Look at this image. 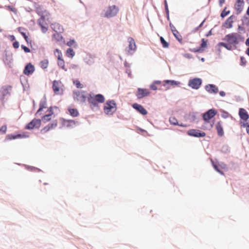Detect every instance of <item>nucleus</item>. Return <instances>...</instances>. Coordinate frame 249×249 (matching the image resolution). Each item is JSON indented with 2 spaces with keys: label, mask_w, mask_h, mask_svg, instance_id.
Instances as JSON below:
<instances>
[{
  "label": "nucleus",
  "mask_w": 249,
  "mask_h": 249,
  "mask_svg": "<svg viewBox=\"0 0 249 249\" xmlns=\"http://www.w3.org/2000/svg\"><path fill=\"white\" fill-rule=\"evenodd\" d=\"M39 106V107L36 112V114L43 115L42 120L44 123L51 120L52 117L53 115L54 109H58V107L55 106L47 107L46 98H43L40 101Z\"/></svg>",
  "instance_id": "f257e3e1"
},
{
  "label": "nucleus",
  "mask_w": 249,
  "mask_h": 249,
  "mask_svg": "<svg viewBox=\"0 0 249 249\" xmlns=\"http://www.w3.org/2000/svg\"><path fill=\"white\" fill-rule=\"evenodd\" d=\"M240 35L236 33H232L226 35L224 40L226 41L227 43L219 42L218 43L219 46H223L228 50H232L236 48V45L238 44V38Z\"/></svg>",
  "instance_id": "f03ea898"
},
{
  "label": "nucleus",
  "mask_w": 249,
  "mask_h": 249,
  "mask_svg": "<svg viewBox=\"0 0 249 249\" xmlns=\"http://www.w3.org/2000/svg\"><path fill=\"white\" fill-rule=\"evenodd\" d=\"M36 12L41 16L38 20V25L41 27L42 32L45 33L48 30V23L50 22V14L47 11L42 10L41 8H37Z\"/></svg>",
  "instance_id": "7ed1b4c3"
},
{
  "label": "nucleus",
  "mask_w": 249,
  "mask_h": 249,
  "mask_svg": "<svg viewBox=\"0 0 249 249\" xmlns=\"http://www.w3.org/2000/svg\"><path fill=\"white\" fill-rule=\"evenodd\" d=\"M23 73L24 75H20V81L23 87V91H28L30 89L28 80L26 76L31 75V61L27 63L24 68Z\"/></svg>",
  "instance_id": "20e7f679"
},
{
  "label": "nucleus",
  "mask_w": 249,
  "mask_h": 249,
  "mask_svg": "<svg viewBox=\"0 0 249 249\" xmlns=\"http://www.w3.org/2000/svg\"><path fill=\"white\" fill-rule=\"evenodd\" d=\"M88 101L91 108L98 107L99 103H103L105 101L104 96L101 94H98L93 95L89 94L88 95Z\"/></svg>",
  "instance_id": "39448f33"
},
{
  "label": "nucleus",
  "mask_w": 249,
  "mask_h": 249,
  "mask_svg": "<svg viewBox=\"0 0 249 249\" xmlns=\"http://www.w3.org/2000/svg\"><path fill=\"white\" fill-rule=\"evenodd\" d=\"M117 110L116 104L114 100L107 101L104 107V110L107 115H112Z\"/></svg>",
  "instance_id": "423d86ee"
},
{
  "label": "nucleus",
  "mask_w": 249,
  "mask_h": 249,
  "mask_svg": "<svg viewBox=\"0 0 249 249\" xmlns=\"http://www.w3.org/2000/svg\"><path fill=\"white\" fill-rule=\"evenodd\" d=\"M89 94L85 91H76L73 92L74 100L80 103H84L88 99Z\"/></svg>",
  "instance_id": "0eeeda50"
},
{
  "label": "nucleus",
  "mask_w": 249,
  "mask_h": 249,
  "mask_svg": "<svg viewBox=\"0 0 249 249\" xmlns=\"http://www.w3.org/2000/svg\"><path fill=\"white\" fill-rule=\"evenodd\" d=\"M119 11V8L116 5L108 6L105 11V17L110 18L115 17L117 15Z\"/></svg>",
  "instance_id": "6e6552de"
},
{
  "label": "nucleus",
  "mask_w": 249,
  "mask_h": 249,
  "mask_svg": "<svg viewBox=\"0 0 249 249\" xmlns=\"http://www.w3.org/2000/svg\"><path fill=\"white\" fill-rule=\"evenodd\" d=\"M17 30L24 38L28 45L31 47V39L29 38V33L28 30L22 27H18Z\"/></svg>",
  "instance_id": "1a4fd4ad"
},
{
  "label": "nucleus",
  "mask_w": 249,
  "mask_h": 249,
  "mask_svg": "<svg viewBox=\"0 0 249 249\" xmlns=\"http://www.w3.org/2000/svg\"><path fill=\"white\" fill-rule=\"evenodd\" d=\"M63 85L60 81L54 80L53 83V89L55 94H60L63 92Z\"/></svg>",
  "instance_id": "9d476101"
},
{
  "label": "nucleus",
  "mask_w": 249,
  "mask_h": 249,
  "mask_svg": "<svg viewBox=\"0 0 249 249\" xmlns=\"http://www.w3.org/2000/svg\"><path fill=\"white\" fill-rule=\"evenodd\" d=\"M12 87L11 85L3 86L0 89V100L3 101L6 95L10 94L9 89H11Z\"/></svg>",
  "instance_id": "9b49d317"
},
{
  "label": "nucleus",
  "mask_w": 249,
  "mask_h": 249,
  "mask_svg": "<svg viewBox=\"0 0 249 249\" xmlns=\"http://www.w3.org/2000/svg\"><path fill=\"white\" fill-rule=\"evenodd\" d=\"M202 83L200 78H195L189 80L188 85L194 89H198Z\"/></svg>",
  "instance_id": "f8f14e48"
},
{
  "label": "nucleus",
  "mask_w": 249,
  "mask_h": 249,
  "mask_svg": "<svg viewBox=\"0 0 249 249\" xmlns=\"http://www.w3.org/2000/svg\"><path fill=\"white\" fill-rule=\"evenodd\" d=\"M236 20V17L231 15L229 17L227 20L222 24V27L226 29L231 28L233 27V23Z\"/></svg>",
  "instance_id": "ddd939ff"
},
{
  "label": "nucleus",
  "mask_w": 249,
  "mask_h": 249,
  "mask_svg": "<svg viewBox=\"0 0 249 249\" xmlns=\"http://www.w3.org/2000/svg\"><path fill=\"white\" fill-rule=\"evenodd\" d=\"M187 134L191 136L195 137H204L206 136V133L201 132L199 130L192 129L188 131Z\"/></svg>",
  "instance_id": "4468645a"
},
{
  "label": "nucleus",
  "mask_w": 249,
  "mask_h": 249,
  "mask_svg": "<svg viewBox=\"0 0 249 249\" xmlns=\"http://www.w3.org/2000/svg\"><path fill=\"white\" fill-rule=\"evenodd\" d=\"M8 49H9L8 47L4 50L3 53V62L5 64H9L11 63V61L13 60L12 53Z\"/></svg>",
  "instance_id": "2eb2a0df"
},
{
  "label": "nucleus",
  "mask_w": 249,
  "mask_h": 249,
  "mask_svg": "<svg viewBox=\"0 0 249 249\" xmlns=\"http://www.w3.org/2000/svg\"><path fill=\"white\" fill-rule=\"evenodd\" d=\"M150 92L148 89L138 88L136 96L138 99H142L147 96L150 94Z\"/></svg>",
  "instance_id": "dca6fc26"
},
{
  "label": "nucleus",
  "mask_w": 249,
  "mask_h": 249,
  "mask_svg": "<svg viewBox=\"0 0 249 249\" xmlns=\"http://www.w3.org/2000/svg\"><path fill=\"white\" fill-rule=\"evenodd\" d=\"M244 5V0H236V2L234 4V8L237 14L241 13L243 9Z\"/></svg>",
  "instance_id": "f3484780"
},
{
  "label": "nucleus",
  "mask_w": 249,
  "mask_h": 249,
  "mask_svg": "<svg viewBox=\"0 0 249 249\" xmlns=\"http://www.w3.org/2000/svg\"><path fill=\"white\" fill-rule=\"evenodd\" d=\"M216 111L213 109L209 110L207 112L204 113L203 116V119L205 121H209L216 114Z\"/></svg>",
  "instance_id": "a211bd4d"
},
{
  "label": "nucleus",
  "mask_w": 249,
  "mask_h": 249,
  "mask_svg": "<svg viewBox=\"0 0 249 249\" xmlns=\"http://www.w3.org/2000/svg\"><path fill=\"white\" fill-rule=\"evenodd\" d=\"M132 107L134 108L143 115H145L147 113L146 110L141 105L135 103L133 105Z\"/></svg>",
  "instance_id": "6ab92c4d"
},
{
  "label": "nucleus",
  "mask_w": 249,
  "mask_h": 249,
  "mask_svg": "<svg viewBox=\"0 0 249 249\" xmlns=\"http://www.w3.org/2000/svg\"><path fill=\"white\" fill-rule=\"evenodd\" d=\"M206 90L210 93H217L218 92V89L214 85H208L205 87Z\"/></svg>",
  "instance_id": "aec40b11"
},
{
  "label": "nucleus",
  "mask_w": 249,
  "mask_h": 249,
  "mask_svg": "<svg viewBox=\"0 0 249 249\" xmlns=\"http://www.w3.org/2000/svg\"><path fill=\"white\" fill-rule=\"evenodd\" d=\"M51 27L56 33H62L64 30L63 27L58 23L52 24Z\"/></svg>",
  "instance_id": "412c9836"
},
{
  "label": "nucleus",
  "mask_w": 249,
  "mask_h": 249,
  "mask_svg": "<svg viewBox=\"0 0 249 249\" xmlns=\"http://www.w3.org/2000/svg\"><path fill=\"white\" fill-rule=\"evenodd\" d=\"M127 40L129 43L128 51H135L136 49V46L134 39L131 37H129L128 38Z\"/></svg>",
  "instance_id": "4be33fe9"
},
{
  "label": "nucleus",
  "mask_w": 249,
  "mask_h": 249,
  "mask_svg": "<svg viewBox=\"0 0 249 249\" xmlns=\"http://www.w3.org/2000/svg\"><path fill=\"white\" fill-rule=\"evenodd\" d=\"M17 139H18V132L17 131L13 133L7 134L6 136L5 139L4 140V142H5L7 141H11V140H16Z\"/></svg>",
  "instance_id": "5701e85b"
},
{
  "label": "nucleus",
  "mask_w": 249,
  "mask_h": 249,
  "mask_svg": "<svg viewBox=\"0 0 249 249\" xmlns=\"http://www.w3.org/2000/svg\"><path fill=\"white\" fill-rule=\"evenodd\" d=\"M215 128L217 130L218 135L219 136L222 137L224 135V131L223 129L222 125L221 123V122H218L216 124H215Z\"/></svg>",
  "instance_id": "b1692460"
},
{
  "label": "nucleus",
  "mask_w": 249,
  "mask_h": 249,
  "mask_svg": "<svg viewBox=\"0 0 249 249\" xmlns=\"http://www.w3.org/2000/svg\"><path fill=\"white\" fill-rule=\"evenodd\" d=\"M239 115L240 118L245 121H247L249 118L247 111L244 108H240L239 109Z\"/></svg>",
  "instance_id": "393cba45"
},
{
  "label": "nucleus",
  "mask_w": 249,
  "mask_h": 249,
  "mask_svg": "<svg viewBox=\"0 0 249 249\" xmlns=\"http://www.w3.org/2000/svg\"><path fill=\"white\" fill-rule=\"evenodd\" d=\"M57 125V123L54 122L53 124H49L47 126L41 129V131L42 133H45L48 131L50 129L53 128Z\"/></svg>",
  "instance_id": "a878e982"
},
{
  "label": "nucleus",
  "mask_w": 249,
  "mask_h": 249,
  "mask_svg": "<svg viewBox=\"0 0 249 249\" xmlns=\"http://www.w3.org/2000/svg\"><path fill=\"white\" fill-rule=\"evenodd\" d=\"M18 132V139H23L29 138L30 137L29 132L27 131H22L20 132L19 131H17Z\"/></svg>",
  "instance_id": "bb28decb"
},
{
  "label": "nucleus",
  "mask_w": 249,
  "mask_h": 249,
  "mask_svg": "<svg viewBox=\"0 0 249 249\" xmlns=\"http://www.w3.org/2000/svg\"><path fill=\"white\" fill-rule=\"evenodd\" d=\"M41 124V120L40 119H34L32 120V129L38 128Z\"/></svg>",
  "instance_id": "cd10ccee"
},
{
  "label": "nucleus",
  "mask_w": 249,
  "mask_h": 249,
  "mask_svg": "<svg viewBox=\"0 0 249 249\" xmlns=\"http://www.w3.org/2000/svg\"><path fill=\"white\" fill-rule=\"evenodd\" d=\"M57 64L60 68L67 71V69L65 68V61L62 58L57 59Z\"/></svg>",
  "instance_id": "c85d7f7f"
},
{
  "label": "nucleus",
  "mask_w": 249,
  "mask_h": 249,
  "mask_svg": "<svg viewBox=\"0 0 249 249\" xmlns=\"http://www.w3.org/2000/svg\"><path fill=\"white\" fill-rule=\"evenodd\" d=\"M68 110L70 115L72 117H77L79 115V112L76 109L69 108Z\"/></svg>",
  "instance_id": "c756f323"
},
{
  "label": "nucleus",
  "mask_w": 249,
  "mask_h": 249,
  "mask_svg": "<svg viewBox=\"0 0 249 249\" xmlns=\"http://www.w3.org/2000/svg\"><path fill=\"white\" fill-rule=\"evenodd\" d=\"M161 84V81H154L150 86V89L152 90H156L158 89L157 85H160Z\"/></svg>",
  "instance_id": "7c9ffc66"
},
{
  "label": "nucleus",
  "mask_w": 249,
  "mask_h": 249,
  "mask_svg": "<svg viewBox=\"0 0 249 249\" xmlns=\"http://www.w3.org/2000/svg\"><path fill=\"white\" fill-rule=\"evenodd\" d=\"M63 124L69 127L74 125L75 124V122L72 120H65L63 122Z\"/></svg>",
  "instance_id": "2f4dec72"
},
{
  "label": "nucleus",
  "mask_w": 249,
  "mask_h": 249,
  "mask_svg": "<svg viewBox=\"0 0 249 249\" xmlns=\"http://www.w3.org/2000/svg\"><path fill=\"white\" fill-rule=\"evenodd\" d=\"M173 34L176 39L179 42V43H182V37L179 33L177 31H175V33H173Z\"/></svg>",
  "instance_id": "473e14b6"
},
{
  "label": "nucleus",
  "mask_w": 249,
  "mask_h": 249,
  "mask_svg": "<svg viewBox=\"0 0 249 249\" xmlns=\"http://www.w3.org/2000/svg\"><path fill=\"white\" fill-rule=\"evenodd\" d=\"M75 53L73 50L71 48H69L66 51V55L69 57H72L74 56Z\"/></svg>",
  "instance_id": "72a5a7b5"
},
{
  "label": "nucleus",
  "mask_w": 249,
  "mask_h": 249,
  "mask_svg": "<svg viewBox=\"0 0 249 249\" xmlns=\"http://www.w3.org/2000/svg\"><path fill=\"white\" fill-rule=\"evenodd\" d=\"M4 7H5V8L10 10L11 12H13L15 14H16V15L17 14V13H18L17 9L16 8L14 7L13 6L8 5H5Z\"/></svg>",
  "instance_id": "f704fd0d"
},
{
  "label": "nucleus",
  "mask_w": 249,
  "mask_h": 249,
  "mask_svg": "<svg viewBox=\"0 0 249 249\" xmlns=\"http://www.w3.org/2000/svg\"><path fill=\"white\" fill-rule=\"evenodd\" d=\"M48 60L47 59H45L40 62V65L42 69H46L48 67Z\"/></svg>",
  "instance_id": "c9c22d12"
},
{
  "label": "nucleus",
  "mask_w": 249,
  "mask_h": 249,
  "mask_svg": "<svg viewBox=\"0 0 249 249\" xmlns=\"http://www.w3.org/2000/svg\"><path fill=\"white\" fill-rule=\"evenodd\" d=\"M7 125L6 124L2 125L0 127V134L4 135V134H6V131H7Z\"/></svg>",
  "instance_id": "e433bc0d"
},
{
  "label": "nucleus",
  "mask_w": 249,
  "mask_h": 249,
  "mask_svg": "<svg viewBox=\"0 0 249 249\" xmlns=\"http://www.w3.org/2000/svg\"><path fill=\"white\" fill-rule=\"evenodd\" d=\"M212 163H213V168L216 171H217L218 173H219L221 175H224L223 172L221 171V168L220 167V166H219V164L217 165V164L214 163L213 161H212Z\"/></svg>",
  "instance_id": "4c0bfd02"
},
{
  "label": "nucleus",
  "mask_w": 249,
  "mask_h": 249,
  "mask_svg": "<svg viewBox=\"0 0 249 249\" xmlns=\"http://www.w3.org/2000/svg\"><path fill=\"white\" fill-rule=\"evenodd\" d=\"M59 33H56L53 35V38L57 41H59L62 39V36L59 34Z\"/></svg>",
  "instance_id": "58836bf2"
},
{
  "label": "nucleus",
  "mask_w": 249,
  "mask_h": 249,
  "mask_svg": "<svg viewBox=\"0 0 249 249\" xmlns=\"http://www.w3.org/2000/svg\"><path fill=\"white\" fill-rule=\"evenodd\" d=\"M54 53L55 56L57 58V59H60L62 58V54L60 50L56 49L54 51Z\"/></svg>",
  "instance_id": "ea45409f"
},
{
  "label": "nucleus",
  "mask_w": 249,
  "mask_h": 249,
  "mask_svg": "<svg viewBox=\"0 0 249 249\" xmlns=\"http://www.w3.org/2000/svg\"><path fill=\"white\" fill-rule=\"evenodd\" d=\"M227 7H225L224 10L222 11L220 16L222 18H225L226 16H227L228 15H229L230 13V11L228 10L227 11Z\"/></svg>",
  "instance_id": "a19ab883"
},
{
  "label": "nucleus",
  "mask_w": 249,
  "mask_h": 249,
  "mask_svg": "<svg viewBox=\"0 0 249 249\" xmlns=\"http://www.w3.org/2000/svg\"><path fill=\"white\" fill-rule=\"evenodd\" d=\"M169 122L171 124L173 125H178V122L177 119L174 117H171L169 119Z\"/></svg>",
  "instance_id": "79ce46f5"
},
{
  "label": "nucleus",
  "mask_w": 249,
  "mask_h": 249,
  "mask_svg": "<svg viewBox=\"0 0 249 249\" xmlns=\"http://www.w3.org/2000/svg\"><path fill=\"white\" fill-rule=\"evenodd\" d=\"M160 40L163 48L168 47L169 43L167 42L162 36L160 37Z\"/></svg>",
  "instance_id": "37998d69"
},
{
  "label": "nucleus",
  "mask_w": 249,
  "mask_h": 249,
  "mask_svg": "<svg viewBox=\"0 0 249 249\" xmlns=\"http://www.w3.org/2000/svg\"><path fill=\"white\" fill-rule=\"evenodd\" d=\"M21 48L25 53H29L31 52V50L27 46L22 44L21 45Z\"/></svg>",
  "instance_id": "c03bdc74"
},
{
  "label": "nucleus",
  "mask_w": 249,
  "mask_h": 249,
  "mask_svg": "<svg viewBox=\"0 0 249 249\" xmlns=\"http://www.w3.org/2000/svg\"><path fill=\"white\" fill-rule=\"evenodd\" d=\"M165 83L166 84H169L172 86L178 85L179 84V82L174 80H166L165 81Z\"/></svg>",
  "instance_id": "a18cd8bd"
},
{
  "label": "nucleus",
  "mask_w": 249,
  "mask_h": 249,
  "mask_svg": "<svg viewBox=\"0 0 249 249\" xmlns=\"http://www.w3.org/2000/svg\"><path fill=\"white\" fill-rule=\"evenodd\" d=\"M15 163L18 165L24 166L27 170H28L29 171H31V165H27L25 164H22V163Z\"/></svg>",
  "instance_id": "49530a36"
},
{
  "label": "nucleus",
  "mask_w": 249,
  "mask_h": 249,
  "mask_svg": "<svg viewBox=\"0 0 249 249\" xmlns=\"http://www.w3.org/2000/svg\"><path fill=\"white\" fill-rule=\"evenodd\" d=\"M73 84L76 86L77 88L82 89L84 87L83 85L81 84L79 80H75L73 81Z\"/></svg>",
  "instance_id": "de8ad7c7"
},
{
  "label": "nucleus",
  "mask_w": 249,
  "mask_h": 249,
  "mask_svg": "<svg viewBox=\"0 0 249 249\" xmlns=\"http://www.w3.org/2000/svg\"><path fill=\"white\" fill-rule=\"evenodd\" d=\"M19 42L17 40L13 42V47L15 49H18L19 47Z\"/></svg>",
  "instance_id": "09e8293b"
},
{
  "label": "nucleus",
  "mask_w": 249,
  "mask_h": 249,
  "mask_svg": "<svg viewBox=\"0 0 249 249\" xmlns=\"http://www.w3.org/2000/svg\"><path fill=\"white\" fill-rule=\"evenodd\" d=\"M240 61H241L240 64L242 66H245L246 65V64L247 63V61H246V59L244 57L241 56L240 57Z\"/></svg>",
  "instance_id": "8fccbe9b"
},
{
  "label": "nucleus",
  "mask_w": 249,
  "mask_h": 249,
  "mask_svg": "<svg viewBox=\"0 0 249 249\" xmlns=\"http://www.w3.org/2000/svg\"><path fill=\"white\" fill-rule=\"evenodd\" d=\"M24 129L31 130V121L28 122L24 126Z\"/></svg>",
  "instance_id": "3c124183"
},
{
  "label": "nucleus",
  "mask_w": 249,
  "mask_h": 249,
  "mask_svg": "<svg viewBox=\"0 0 249 249\" xmlns=\"http://www.w3.org/2000/svg\"><path fill=\"white\" fill-rule=\"evenodd\" d=\"M8 38L11 42H14V41L16 40V37L14 35H8Z\"/></svg>",
  "instance_id": "603ef678"
},
{
  "label": "nucleus",
  "mask_w": 249,
  "mask_h": 249,
  "mask_svg": "<svg viewBox=\"0 0 249 249\" xmlns=\"http://www.w3.org/2000/svg\"><path fill=\"white\" fill-rule=\"evenodd\" d=\"M170 27L173 33H175V31H178L172 23H170Z\"/></svg>",
  "instance_id": "864d4df0"
},
{
  "label": "nucleus",
  "mask_w": 249,
  "mask_h": 249,
  "mask_svg": "<svg viewBox=\"0 0 249 249\" xmlns=\"http://www.w3.org/2000/svg\"><path fill=\"white\" fill-rule=\"evenodd\" d=\"M206 45H207V43H206V42L205 41L204 39H202V42L201 44V47L202 48H204L206 46Z\"/></svg>",
  "instance_id": "5fc2aeb1"
},
{
  "label": "nucleus",
  "mask_w": 249,
  "mask_h": 249,
  "mask_svg": "<svg viewBox=\"0 0 249 249\" xmlns=\"http://www.w3.org/2000/svg\"><path fill=\"white\" fill-rule=\"evenodd\" d=\"M219 164V166H220L221 169H225L227 167L226 165L223 163H221V164Z\"/></svg>",
  "instance_id": "6e6d98bb"
},
{
  "label": "nucleus",
  "mask_w": 249,
  "mask_h": 249,
  "mask_svg": "<svg viewBox=\"0 0 249 249\" xmlns=\"http://www.w3.org/2000/svg\"><path fill=\"white\" fill-rule=\"evenodd\" d=\"M225 2V0H219V4L220 6H222L223 3Z\"/></svg>",
  "instance_id": "4d7b16f0"
},
{
  "label": "nucleus",
  "mask_w": 249,
  "mask_h": 249,
  "mask_svg": "<svg viewBox=\"0 0 249 249\" xmlns=\"http://www.w3.org/2000/svg\"><path fill=\"white\" fill-rule=\"evenodd\" d=\"M73 43H74V41H73V40H72V41H71L68 42L67 43V45H68V46H71V45L73 44Z\"/></svg>",
  "instance_id": "13d9d810"
},
{
  "label": "nucleus",
  "mask_w": 249,
  "mask_h": 249,
  "mask_svg": "<svg viewBox=\"0 0 249 249\" xmlns=\"http://www.w3.org/2000/svg\"><path fill=\"white\" fill-rule=\"evenodd\" d=\"M25 9L26 11L28 12H31V8H30V7H26Z\"/></svg>",
  "instance_id": "bf43d9fd"
},
{
  "label": "nucleus",
  "mask_w": 249,
  "mask_h": 249,
  "mask_svg": "<svg viewBox=\"0 0 249 249\" xmlns=\"http://www.w3.org/2000/svg\"><path fill=\"white\" fill-rule=\"evenodd\" d=\"M219 94L221 96H224L225 95V93L224 91H222L219 92Z\"/></svg>",
  "instance_id": "052dcab7"
},
{
  "label": "nucleus",
  "mask_w": 249,
  "mask_h": 249,
  "mask_svg": "<svg viewBox=\"0 0 249 249\" xmlns=\"http://www.w3.org/2000/svg\"><path fill=\"white\" fill-rule=\"evenodd\" d=\"M246 45L249 47V37L246 40Z\"/></svg>",
  "instance_id": "680f3d73"
},
{
  "label": "nucleus",
  "mask_w": 249,
  "mask_h": 249,
  "mask_svg": "<svg viewBox=\"0 0 249 249\" xmlns=\"http://www.w3.org/2000/svg\"><path fill=\"white\" fill-rule=\"evenodd\" d=\"M246 53L249 56V47L247 49Z\"/></svg>",
  "instance_id": "e2e57ef3"
},
{
  "label": "nucleus",
  "mask_w": 249,
  "mask_h": 249,
  "mask_svg": "<svg viewBox=\"0 0 249 249\" xmlns=\"http://www.w3.org/2000/svg\"><path fill=\"white\" fill-rule=\"evenodd\" d=\"M247 132L249 134V124L247 126Z\"/></svg>",
  "instance_id": "0e129e2a"
},
{
  "label": "nucleus",
  "mask_w": 249,
  "mask_h": 249,
  "mask_svg": "<svg viewBox=\"0 0 249 249\" xmlns=\"http://www.w3.org/2000/svg\"><path fill=\"white\" fill-rule=\"evenodd\" d=\"M178 125H179V126H183V127H186L187 125H184V124H178Z\"/></svg>",
  "instance_id": "69168bd1"
},
{
  "label": "nucleus",
  "mask_w": 249,
  "mask_h": 249,
  "mask_svg": "<svg viewBox=\"0 0 249 249\" xmlns=\"http://www.w3.org/2000/svg\"><path fill=\"white\" fill-rule=\"evenodd\" d=\"M247 14L249 16V6L248 8L247 11Z\"/></svg>",
  "instance_id": "338daca9"
},
{
  "label": "nucleus",
  "mask_w": 249,
  "mask_h": 249,
  "mask_svg": "<svg viewBox=\"0 0 249 249\" xmlns=\"http://www.w3.org/2000/svg\"><path fill=\"white\" fill-rule=\"evenodd\" d=\"M191 51H193V52H198V50H191Z\"/></svg>",
  "instance_id": "774afa93"
}]
</instances>
